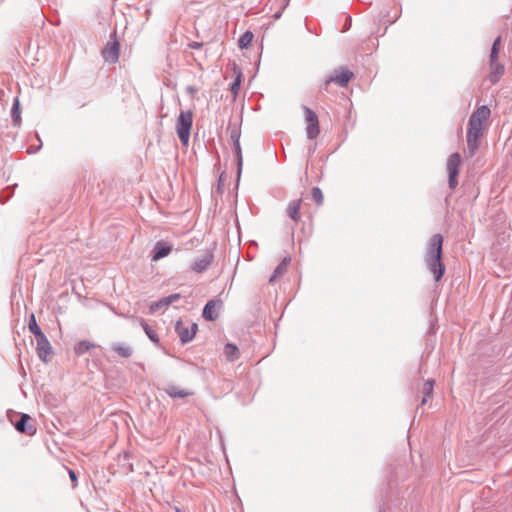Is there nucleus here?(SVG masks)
Instances as JSON below:
<instances>
[{
    "label": "nucleus",
    "mask_w": 512,
    "mask_h": 512,
    "mask_svg": "<svg viewBox=\"0 0 512 512\" xmlns=\"http://www.w3.org/2000/svg\"><path fill=\"white\" fill-rule=\"evenodd\" d=\"M193 124V113L191 110L181 111L176 120V132L183 145H187L190 138V131Z\"/></svg>",
    "instance_id": "nucleus-3"
},
{
    "label": "nucleus",
    "mask_w": 512,
    "mask_h": 512,
    "mask_svg": "<svg viewBox=\"0 0 512 512\" xmlns=\"http://www.w3.org/2000/svg\"><path fill=\"white\" fill-rule=\"evenodd\" d=\"M27 367H28V369L30 370V363H29V361H28V360H27Z\"/></svg>",
    "instance_id": "nucleus-44"
},
{
    "label": "nucleus",
    "mask_w": 512,
    "mask_h": 512,
    "mask_svg": "<svg viewBox=\"0 0 512 512\" xmlns=\"http://www.w3.org/2000/svg\"><path fill=\"white\" fill-rule=\"evenodd\" d=\"M467 135L481 138L483 136V123L469 119L467 127Z\"/></svg>",
    "instance_id": "nucleus-18"
},
{
    "label": "nucleus",
    "mask_w": 512,
    "mask_h": 512,
    "mask_svg": "<svg viewBox=\"0 0 512 512\" xmlns=\"http://www.w3.org/2000/svg\"><path fill=\"white\" fill-rule=\"evenodd\" d=\"M166 393L172 398H185L191 394L190 392L183 390L177 386H169L166 389Z\"/></svg>",
    "instance_id": "nucleus-22"
},
{
    "label": "nucleus",
    "mask_w": 512,
    "mask_h": 512,
    "mask_svg": "<svg viewBox=\"0 0 512 512\" xmlns=\"http://www.w3.org/2000/svg\"><path fill=\"white\" fill-rule=\"evenodd\" d=\"M102 56L106 61L116 63L119 58V43L115 39L108 41Z\"/></svg>",
    "instance_id": "nucleus-9"
},
{
    "label": "nucleus",
    "mask_w": 512,
    "mask_h": 512,
    "mask_svg": "<svg viewBox=\"0 0 512 512\" xmlns=\"http://www.w3.org/2000/svg\"><path fill=\"white\" fill-rule=\"evenodd\" d=\"M171 250H172L171 245L164 243L162 241L157 242L153 248L152 260L158 261V260L168 256L169 253L171 252Z\"/></svg>",
    "instance_id": "nucleus-11"
},
{
    "label": "nucleus",
    "mask_w": 512,
    "mask_h": 512,
    "mask_svg": "<svg viewBox=\"0 0 512 512\" xmlns=\"http://www.w3.org/2000/svg\"><path fill=\"white\" fill-rule=\"evenodd\" d=\"M145 334L147 335V337L155 344H158L159 343V337L157 335V333L147 324V322L145 320H141L140 322Z\"/></svg>",
    "instance_id": "nucleus-23"
},
{
    "label": "nucleus",
    "mask_w": 512,
    "mask_h": 512,
    "mask_svg": "<svg viewBox=\"0 0 512 512\" xmlns=\"http://www.w3.org/2000/svg\"><path fill=\"white\" fill-rule=\"evenodd\" d=\"M480 139L479 137L467 135V150L470 157H473L480 145Z\"/></svg>",
    "instance_id": "nucleus-20"
},
{
    "label": "nucleus",
    "mask_w": 512,
    "mask_h": 512,
    "mask_svg": "<svg viewBox=\"0 0 512 512\" xmlns=\"http://www.w3.org/2000/svg\"><path fill=\"white\" fill-rule=\"evenodd\" d=\"M34 338L37 342V354L38 357L45 363L50 361L53 356V348L48 341L47 337L44 335L40 327L38 326L36 320L34 319Z\"/></svg>",
    "instance_id": "nucleus-4"
},
{
    "label": "nucleus",
    "mask_w": 512,
    "mask_h": 512,
    "mask_svg": "<svg viewBox=\"0 0 512 512\" xmlns=\"http://www.w3.org/2000/svg\"><path fill=\"white\" fill-rule=\"evenodd\" d=\"M460 165L461 156L458 152L451 154L447 159L446 168L448 171V185L451 190L455 189L458 185L457 176Z\"/></svg>",
    "instance_id": "nucleus-5"
},
{
    "label": "nucleus",
    "mask_w": 512,
    "mask_h": 512,
    "mask_svg": "<svg viewBox=\"0 0 512 512\" xmlns=\"http://www.w3.org/2000/svg\"><path fill=\"white\" fill-rule=\"evenodd\" d=\"M34 136H35V137L37 138V140L39 141V145H38L37 147L34 145L33 153H36V152L41 148L42 143H41V139H40V137H39L37 134H35V133H34Z\"/></svg>",
    "instance_id": "nucleus-38"
},
{
    "label": "nucleus",
    "mask_w": 512,
    "mask_h": 512,
    "mask_svg": "<svg viewBox=\"0 0 512 512\" xmlns=\"http://www.w3.org/2000/svg\"><path fill=\"white\" fill-rule=\"evenodd\" d=\"M491 114V111L488 106L482 105L478 107L470 116L469 119H474L475 121L484 123Z\"/></svg>",
    "instance_id": "nucleus-16"
},
{
    "label": "nucleus",
    "mask_w": 512,
    "mask_h": 512,
    "mask_svg": "<svg viewBox=\"0 0 512 512\" xmlns=\"http://www.w3.org/2000/svg\"><path fill=\"white\" fill-rule=\"evenodd\" d=\"M30 420V415L29 414H21L20 415V419L17 420V421H13L11 419V422L12 424L14 425L15 429L20 432V433H24L26 432L28 429H31L32 428V425H28V421Z\"/></svg>",
    "instance_id": "nucleus-17"
},
{
    "label": "nucleus",
    "mask_w": 512,
    "mask_h": 512,
    "mask_svg": "<svg viewBox=\"0 0 512 512\" xmlns=\"http://www.w3.org/2000/svg\"><path fill=\"white\" fill-rule=\"evenodd\" d=\"M188 90H189V92H192L193 88L192 87H188Z\"/></svg>",
    "instance_id": "nucleus-45"
},
{
    "label": "nucleus",
    "mask_w": 512,
    "mask_h": 512,
    "mask_svg": "<svg viewBox=\"0 0 512 512\" xmlns=\"http://www.w3.org/2000/svg\"><path fill=\"white\" fill-rule=\"evenodd\" d=\"M203 43L201 42H191L188 44L189 48L191 49H199L200 47H202Z\"/></svg>",
    "instance_id": "nucleus-36"
},
{
    "label": "nucleus",
    "mask_w": 512,
    "mask_h": 512,
    "mask_svg": "<svg viewBox=\"0 0 512 512\" xmlns=\"http://www.w3.org/2000/svg\"><path fill=\"white\" fill-rule=\"evenodd\" d=\"M312 198L316 202L317 205H322L324 201L323 193L319 187H313L312 191Z\"/></svg>",
    "instance_id": "nucleus-34"
},
{
    "label": "nucleus",
    "mask_w": 512,
    "mask_h": 512,
    "mask_svg": "<svg viewBox=\"0 0 512 512\" xmlns=\"http://www.w3.org/2000/svg\"><path fill=\"white\" fill-rule=\"evenodd\" d=\"M112 350L115 351L119 356L123 358H129L132 355V348L123 343H115L112 346Z\"/></svg>",
    "instance_id": "nucleus-21"
},
{
    "label": "nucleus",
    "mask_w": 512,
    "mask_h": 512,
    "mask_svg": "<svg viewBox=\"0 0 512 512\" xmlns=\"http://www.w3.org/2000/svg\"><path fill=\"white\" fill-rule=\"evenodd\" d=\"M176 512H181V510L179 508H176Z\"/></svg>",
    "instance_id": "nucleus-46"
},
{
    "label": "nucleus",
    "mask_w": 512,
    "mask_h": 512,
    "mask_svg": "<svg viewBox=\"0 0 512 512\" xmlns=\"http://www.w3.org/2000/svg\"><path fill=\"white\" fill-rule=\"evenodd\" d=\"M442 245V235L438 233L434 234L429 240L425 256L426 266L436 282L443 277L445 272V265L442 262Z\"/></svg>",
    "instance_id": "nucleus-2"
},
{
    "label": "nucleus",
    "mask_w": 512,
    "mask_h": 512,
    "mask_svg": "<svg viewBox=\"0 0 512 512\" xmlns=\"http://www.w3.org/2000/svg\"><path fill=\"white\" fill-rule=\"evenodd\" d=\"M490 69L491 71L488 79L492 84H496L504 74V65L498 63L497 60H494L493 62H490Z\"/></svg>",
    "instance_id": "nucleus-12"
},
{
    "label": "nucleus",
    "mask_w": 512,
    "mask_h": 512,
    "mask_svg": "<svg viewBox=\"0 0 512 512\" xmlns=\"http://www.w3.org/2000/svg\"><path fill=\"white\" fill-rule=\"evenodd\" d=\"M241 79H242V74H241V72H239L237 74V76L235 77L233 83L230 86V91H231L232 95L234 96V98H236V96L239 93L240 85H241Z\"/></svg>",
    "instance_id": "nucleus-33"
},
{
    "label": "nucleus",
    "mask_w": 512,
    "mask_h": 512,
    "mask_svg": "<svg viewBox=\"0 0 512 512\" xmlns=\"http://www.w3.org/2000/svg\"><path fill=\"white\" fill-rule=\"evenodd\" d=\"M20 373L25 376L26 375V371H25V368H24V365L23 363L21 362V366H20Z\"/></svg>",
    "instance_id": "nucleus-39"
},
{
    "label": "nucleus",
    "mask_w": 512,
    "mask_h": 512,
    "mask_svg": "<svg viewBox=\"0 0 512 512\" xmlns=\"http://www.w3.org/2000/svg\"><path fill=\"white\" fill-rule=\"evenodd\" d=\"M197 330L198 325L194 322L190 323L189 326H186L181 320H179L175 325V331L183 344L190 342L194 338Z\"/></svg>",
    "instance_id": "nucleus-6"
},
{
    "label": "nucleus",
    "mask_w": 512,
    "mask_h": 512,
    "mask_svg": "<svg viewBox=\"0 0 512 512\" xmlns=\"http://www.w3.org/2000/svg\"><path fill=\"white\" fill-rule=\"evenodd\" d=\"M218 302L216 300H209L204 306L202 316L205 320L213 321L218 317V314L215 312V308Z\"/></svg>",
    "instance_id": "nucleus-14"
},
{
    "label": "nucleus",
    "mask_w": 512,
    "mask_h": 512,
    "mask_svg": "<svg viewBox=\"0 0 512 512\" xmlns=\"http://www.w3.org/2000/svg\"><path fill=\"white\" fill-rule=\"evenodd\" d=\"M306 133H307V137L309 139L316 138L319 135V133H320L319 122L307 125Z\"/></svg>",
    "instance_id": "nucleus-31"
},
{
    "label": "nucleus",
    "mask_w": 512,
    "mask_h": 512,
    "mask_svg": "<svg viewBox=\"0 0 512 512\" xmlns=\"http://www.w3.org/2000/svg\"><path fill=\"white\" fill-rule=\"evenodd\" d=\"M223 175L220 176L219 178V183L223 182V179H222Z\"/></svg>",
    "instance_id": "nucleus-43"
},
{
    "label": "nucleus",
    "mask_w": 512,
    "mask_h": 512,
    "mask_svg": "<svg viewBox=\"0 0 512 512\" xmlns=\"http://www.w3.org/2000/svg\"><path fill=\"white\" fill-rule=\"evenodd\" d=\"M304 113H305V120L307 122V125L319 122L317 114L312 109L305 106Z\"/></svg>",
    "instance_id": "nucleus-32"
},
{
    "label": "nucleus",
    "mask_w": 512,
    "mask_h": 512,
    "mask_svg": "<svg viewBox=\"0 0 512 512\" xmlns=\"http://www.w3.org/2000/svg\"><path fill=\"white\" fill-rule=\"evenodd\" d=\"M7 99L8 97L6 91L4 89H0V101L5 102Z\"/></svg>",
    "instance_id": "nucleus-37"
},
{
    "label": "nucleus",
    "mask_w": 512,
    "mask_h": 512,
    "mask_svg": "<svg viewBox=\"0 0 512 512\" xmlns=\"http://www.w3.org/2000/svg\"><path fill=\"white\" fill-rule=\"evenodd\" d=\"M500 44H501V36H498L492 44L491 53H490V62H493L494 60L498 59Z\"/></svg>",
    "instance_id": "nucleus-29"
},
{
    "label": "nucleus",
    "mask_w": 512,
    "mask_h": 512,
    "mask_svg": "<svg viewBox=\"0 0 512 512\" xmlns=\"http://www.w3.org/2000/svg\"><path fill=\"white\" fill-rule=\"evenodd\" d=\"M254 38V35L251 31H246L241 35V37L238 40V46L240 49L248 48Z\"/></svg>",
    "instance_id": "nucleus-25"
},
{
    "label": "nucleus",
    "mask_w": 512,
    "mask_h": 512,
    "mask_svg": "<svg viewBox=\"0 0 512 512\" xmlns=\"http://www.w3.org/2000/svg\"><path fill=\"white\" fill-rule=\"evenodd\" d=\"M334 73L335 74L333 76H330L325 81L326 86H328L330 83H336L341 87H346L351 78L354 76V74L345 67H340L339 69L335 70Z\"/></svg>",
    "instance_id": "nucleus-7"
},
{
    "label": "nucleus",
    "mask_w": 512,
    "mask_h": 512,
    "mask_svg": "<svg viewBox=\"0 0 512 512\" xmlns=\"http://www.w3.org/2000/svg\"><path fill=\"white\" fill-rule=\"evenodd\" d=\"M67 470H68V474H69L70 480H71V482L73 484V488H75L78 485L77 474L75 473L74 470H71V469H67Z\"/></svg>",
    "instance_id": "nucleus-35"
},
{
    "label": "nucleus",
    "mask_w": 512,
    "mask_h": 512,
    "mask_svg": "<svg viewBox=\"0 0 512 512\" xmlns=\"http://www.w3.org/2000/svg\"><path fill=\"white\" fill-rule=\"evenodd\" d=\"M234 152L237 160V177L238 179L241 176L242 172V166H243V156H242V149L240 143H237L236 145H233Z\"/></svg>",
    "instance_id": "nucleus-24"
},
{
    "label": "nucleus",
    "mask_w": 512,
    "mask_h": 512,
    "mask_svg": "<svg viewBox=\"0 0 512 512\" xmlns=\"http://www.w3.org/2000/svg\"><path fill=\"white\" fill-rule=\"evenodd\" d=\"M31 255L24 253L21 255L18 264L16 282L12 289L11 303L14 313L21 314V308L24 310L23 332H28V340L32 345V313L28 312V304L32 303L31 291Z\"/></svg>",
    "instance_id": "nucleus-1"
},
{
    "label": "nucleus",
    "mask_w": 512,
    "mask_h": 512,
    "mask_svg": "<svg viewBox=\"0 0 512 512\" xmlns=\"http://www.w3.org/2000/svg\"><path fill=\"white\" fill-rule=\"evenodd\" d=\"M26 151L28 154H32V146H28Z\"/></svg>",
    "instance_id": "nucleus-40"
},
{
    "label": "nucleus",
    "mask_w": 512,
    "mask_h": 512,
    "mask_svg": "<svg viewBox=\"0 0 512 512\" xmlns=\"http://www.w3.org/2000/svg\"><path fill=\"white\" fill-rule=\"evenodd\" d=\"M290 257H285L279 265L275 268L273 274L269 278L270 283H274L279 277L283 276L287 272V266L290 262Z\"/></svg>",
    "instance_id": "nucleus-15"
},
{
    "label": "nucleus",
    "mask_w": 512,
    "mask_h": 512,
    "mask_svg": "<svg viewBox=\"0 0 512 512\" xmlns=\"http://www.w3.org/2000/svg\"><path fill=\"white\" fill-rule=\"evenodd\" d=\"M224 355L230 362H234L239 358V349L235 344L227 343L224 347Z\"/></svg>",
    "instance_id": "nucleus-19"
},
{
    "label": "nucleus",
    "mask_w": 512,
    "mask_h": 512,
    "mask_svg": "<svg viewBox=\"0 0 512 512\" xmlns=\"http://www.w3.org/2000/svg\"><path fill=\"white\" fill-rule=\"evenodd\" d=\"M21 390H22V393L24 394V396L26 397L27 396L26 391L23 390L22 388H21Z\"/></svg>",
    "instance_id": "nucleus-42"
},
{
    "label": "nucleus",
    "mask_w": 512,
    "mask_h": 512,
    "mask_svg": "<svg viewBox=\"0 0 512 512\" xmlns=\"http://www.w3.org/2000/svg\"><path fill=\"white\" fill-rule=\"evenodd\" d=\"M230 140L233 145L240 143L241 130L237 126L229 127Z\"/></svg>",
    "instance_id": "nucleus-30"
},
{
    "label": "nucleus",
    "mask_w": 512,
    "mask_h": 512,
    "mask_svg": "<svg viewBox=\"0 0 512 512\" xmlns=\"http://www.w3.org/2000/svg\"><path fill=\"white\" fill-rule=\"evenodd\" d=\"M302 199H295L289 202L287 206V214L293 220L298 222L300 220V208Z\"/></svg>",
    "instance_id": "nucleus-13"
},
{
    "label": "nucleus",
    "mask_w": 512,
    "mask_h": 512,
    "mask_svg": "<svg viewBox=\"0 0 512 512\" xmlns=\"http://www.w3.org/2000/svg\"><path fill=\"white\" fill-rule=\"evenodd\" d=\"M92 347H94L93 343H91L87 340H82L75 345L74 351L76 354L82 355V354L86 353L87 351H89Z\"/></svg>",
    "instance_id": "nucleus-26"
},
{
    "label": "nucleus",
    "mask_w": 512,
    "mask_h": 512,
    "mask_svg": "<svg viewBox=\"0 0 512 512\" xmlns=\"http://www.w3.org/2000/svg\"><path fill=\"white\" fill-rule=\"evenodd\" d=\"M11 117L14 125L20 123V105L17 97H14V102L11 108Z\"/></svg>",
    "instance_id": "nucleus-27"
},
{
    "label": "nucleus",
    "mask_w": 512,
    "mask_h": 512,
    "mask_svg": "<svg viewBox=\"0 0 512 512\" xmlns=\"http://www.w3.org/2000/svg\"><path fill=\"white\" fill-rule=\"evenodd\" d=\"M274 17H275L276 19H277V18H279V17H280V13H276V14L274 15Z\"/></svg>",
    "instance_id": "nucleus-41"
},
{
    "label": "nucleus",
    "mask_w": 512,
    "mask_h": 512,
    "mask_svg": "<svg viewBox=\"0 0 512 512\" xmlns=\"http://www.w3.org/2000/svg\"><path fill=\"white\" fill-rule=\"evenodd\" d=\"M180 298H181V294H179V293H174L167 297H164V298L160 299L159 301H156L150 305V312L154 313L162 308H166L170 304L174 303L175 301H177Z\"/></svg>",
    "instance_id": "nucleus-10"
},
{
    "label": "nucleus",
    "mask_w": 512,
    "mask_h": 512,
    "mask_svg": "<svg viewBox=\"0 0 512 512\" xmlns=\"http://www.w3.org/2000/svg\"><path fill=\"white\" fill-rule=\"evenodd\" d=\"M434 387V381L433 380H427L423 385V399L421 404L424 405L427 402V399L432 395Z\"/></svg>",
    "instance_id": "nucleus-28"
},
{
    "label": "nucleus",
    "mask_w": 512,
    "mask_h": 512,
    "mask_svg": "<svg viewBox=\"0 0 512 512\" xmlns=\"http://www.w3.org/2000/svg\"><path fill=\"white\" fill-rule=\"evenodd\" d=\"M213 258L214 256L211 252L205 251L192 262L190 268L197 273H201L208 268L212 263Z\"/></svg>",
    "instance_id": "nucleus-8"
}]
</instances>
